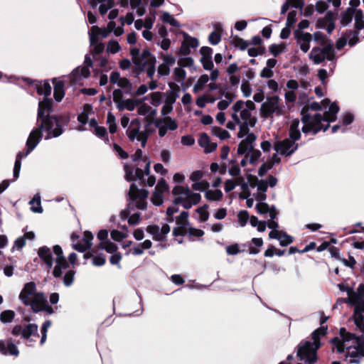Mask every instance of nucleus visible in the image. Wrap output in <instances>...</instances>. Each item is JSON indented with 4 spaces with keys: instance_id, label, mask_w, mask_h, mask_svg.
Segmentation results:
<instances>
[{
    "instance_id": "f257e3e1",
    "label": "nucleus",
    "mask_w": 364,
    "mask_h": 364,
    "mask_svg": "<svg viewBox=\"0 0 364 364\" xmlns=\"http://www.w3.org/2000/svg\"><path fill=\"white\" fill-rule=\"evenodd\" d=\"M320 348L319 345H315L309 341H301L297 346L296 357L304 362L318 361L317 351Z\"/></svg>"
},
{
    "instance_id": "f03ea898",
    "label": "nucleus",
    "mask_w": 364,
    "mask_h": 364,
    "mask_svg": "<svg viewBox=\"0 0 364 364\" xmlns=\"http://www.w3.org/2000/svg\"><path fill=\"white\" fill-rule=\"evenodd\" d=\"M279 101L280 99L277 95L268 97L267 101L263 102L261 106V116L267 119L272 117L274 113L277 116L284 114V106L283 105H280Z\"/></svg>"
},
{
    "instance_id": "7ed1b4c3",
    "label": "nucleus",
    "mask_w": 364,
    "mask_h": 364,
    "mask_svg": "<svg viewBox=\"0 0 364 364\" xmlns=\"http://www.w3.org/2000/svg\"><path fill=\"white\" fill-rule=\"evenodd\" d=\"M53 100L49 97H44L38 102L36 124H43L50 129L52 123L50 122V117L53 112Z\"/></svg>"
},
{
    "instance_id": "20e7f679",
    "label": "nucleus",
    "mask_w": 364,
    "mask_h": 364,
    "mask_svg": "<svg viewBox=\"0 0 364 364\" xmlns=\"http://www.w3.org/2000/svg\"><path fill=\"white\" fill-rule=\"evenodd\" d=\"M309 109L313 111H321L322 109V106L317 102H313L309 105L304 106L301 109L300 113L301 116V121L304 124L301 131L304 134L310 133L314 125V115L311 116L309 113Z\"/></svg>"
},
{
    "instance_id": "39448f33",
    "label": "nucleus",
    "mask_w": 364,
    "mask_h": 364,
    "mask_svg": "<svg viewBox=\"0 0 364 364\" xmlns=\"http://www.w3.org/2000/svg\"><path fill=\"white\" fill-rule=\"evenodd\" d=\"M337 119V116L324 112L323 114L316 113L314 115V125L311 132L316 135L320 131L326 132L330 127V123Z\"/></svg>"
},
{
    "instance_id": "423d86ee",
    "label": "nucleus",
    "mask_w": 364,
    "mask_h": 364,
    "mask_svg": "<svg viewBox=\"0 0 364 364\" xmlns=\"http://www.w3.org/2000/svg\"><path fill=\"white\" fill-rule=\"evenodd\" d=\"M50 118L52 124L50 129L48 131L46 139H49L50 136L53 137L60 136L63 132V127L68 125L70 122V117L65 114L51 115Z\"/></svg>"
},
{
    "instance_id": "0eeeda50",
    "label": "nucleus",
    "mask_w": 364,
    "mask_h": 364,
    "mask_svg": "<svg viewBox=\"0 0 364 364\" xmlns=\"http://www.w3.org/2000/svg\"><path fill=\"white\" fill-rule=\"evenodd\" d=\"M37 127L34 128L30 133L27 141H26V146L27 150L24 155H28L31 151H32L36 146L38 144L40 141L43 137V132L45 130L47 133L48 131L50 129L47 128L46 126L43 124H36Z\"/></svg>"
},
{
    "instance_id": "6e6552de",
    "label": "nucleus",
    "mask_w": 364,
    "mask_h": 364,
    "mask_svg": "<svg viewBox=\"0 0 364 364\" xmlns=\"http://www.w3.org/2000/svg\"><path fill=\"white\" fill-rule=\"evenodd\" d=\"M148 191L145 189H139L135 183L130 185L129 196L132 200H136V208L140 210L146 208V203L145 199L148 196Z\"/></svg>"
},
{
    "instance_id": "1a4fd4ad",
    "label": "nucleus",
    "mask_w": 364,
    "mask_h": 364,
    "mask_svg": "<svg viewBox=\"0 0 364 364\" xmlns=\"http://www.w3.org/2000/svg\"><path fill=\"white\" fill-rule=\"evenodd\" d=\"M37 291L36 284L34 282H29L24 284L22 290L21 291L18 298L25 305L28 306L29 301L36 296Z\"/></svg>"
},
{
    "instance_id": "9d476101",
    "label": "nucleus",
    "mask_w": 364,
    "mask_h": 364,
    "mask_svg": "<svg viewBox=\"0 0 364 364\" xmlns=\"http://www.w3.org/2000/svg\"><path fill=\"white\" fill-rule=\"evenodd\" d=\"M23 81L28 85H33L35 86L37 94L38 95H44V97H48L51 94V86L48 80L40 81L38 80H32L28 77H24Z\"/></svg>"
},
{
    "instance_id": "9b49d317",
    "label": "nucleus",
    "mask_w": 364,
    "mask_h": 364,
    "mask_svg": "<svg viewBox=\"0 0 364 364\" xmlns=\"http://www.w3.org/2000/svg\"><path fill=\"white\" fill-rule=\"evenodd\" d=\"M299 144L294 143L289 139H285L277 141L274 145V149L282 155L287 156L293 154L298 149Z\"/></svg>"
},
{
    "instance_id": "f8f14e48",
    "label": "nucleus",
    "mask_w": 364,
    "mask_h": 364,
    "mask_svg": "<svg viewBox=\"0 0 364 364\" xmlns=\"http://www.w3.org/2000/svg\"><path fill=\"white\" fill-rule=\"evenodd\" d=\"M354 30L347 29L345 31V35L352 36L348 40V45L352 47L359 42V31L364 28V19L355 20L354 23Z\"/></svg>"
},
{
    "instance_id": "ddd939ff",
    "label": "nucleus",
    "mask_w": 364,
    "mask_h": 364,
    "mask_svg": "<svg viewBox=\"0 0 364 364\" xmlns=\"http://www.w3.org/2000/svg\"><path fill=\"white\" fill-rule=\"evenodd\" d=\"M0 353L4 355H10L17 357L19 355V350L11 339L0 340Z\"/></svg>"
},
{
    "instance_id": "4468645a",
    "label": "nucleus",
    "mask_w": 364,
    "mask_h": 364,
    "mask_svg": "<svg viewBox=\"0 0 364 364\" xmlns=\"http://www.w3.org/2000/svg\"><path fill=\"white\" fill-rule=\"evenodd\" d=\"M46 301L47 298L45 296V294L42 291H39L36 294V296L32 298L29 301L30 304H28V306H31L34 313H39L42 311V308H43Z\"/></svg>"
},
{
    "instance_id": "2eb2a0df",
    "label": "nucleus",
    "mask_w": 364,
    "mask_h": 364,
    "mask_svg": "<svg viewBox=\"0 0 364 364\" xmlns=\"http://www.w3.org/2000/svg\"><path fill=\"white\" fill-rule=\"evenodd\" d=\"M53 84V97L56 102H60L65 96V82L54 77L52 79Z\"/></svg>"
},
{
    "instance_id": "dca6fc26",
    "label": "nucleus",
    "mask_w": 364,
    "mask_h": 364,
    "mask_svg": "<svg viewBox=\"0 0 364 364\" xmlns=\"http://www.w3.org/2000/svg\"><path fill=\"white\" fill-rule=\"evenodd\" d=\"M38 326L36 323H28L23 328L22 338L27 340L29 343L35 341L31 336L39 337L38 332Z\"/></svg>"
},
{
    "instance_id": "f3484780",
    "label": "nucleus",
    "mask_w": 364,
    "mask_h": 364,
    "mask_svg": "<svg viewBox=\"0 0 364 364\" xmlns=\"http://www.w3.org/2000/svg\"><path fill=\"white\" fill-rule=\"evenodd\" d=\"M281 162V159L278 156L277 154H273L272 159L262 164L258 170V175L260 177L264 176L267 172L272 169L275 164H279Z\"/></svg>"
},
{
    "instance_id": "a211bd4d",
    "label": "nucleus",
    "mask_w": 364,
    "mask_h": 364,
    "mask_svg": "<svg viewBox=\"0 0 364 364\" xmlns=\"http://www.w3.org/2000/svg\"><path fill=\"white\" fill-rule=\"evenodd\" d=\"M327 326H322L314 330L311 334L313 340L312 343L315 345H319V347H321V338L327 334Z\"/></svg>"
},
{
    "instance_id": "6ab92c4d",
    "label": "nucleus",
    "mask_w": 364,
    "mask_h": 364,
    "mask_svg": "<svg viewBox=\"0 0 364 364\" xmlns=\"http://www.w3.org/2000/svg\"><path fill=\"white\" fill-rule=\"evenodd\" d=\"M353 306H354V309L352 318L357 319L356 323H360L362 318H364V304L355 299Z\"/></svg>"
},
{
    "instance_id": "aec40b11",
    "label": "nucleus",
    "mask_w": 364,
    "mask_h": 364,
    "mask_svg": "<svg viewBox=\"0 0 364 364\" xmlns=\"http://www.w3.org/2000/svg\"><path fill=\"white\" fill-rule=\"evenodd\" d=\"M146 232L153 235V239L158 242H165L166 237L160 235V228L157 225H150L146 227Z\"/></svg>"
},
{
    "instance_id": "412c9836",
    "label": "nucleus",
    "mask_w": 364,
    "mask_h": 364,
    "mask_svg": "<svg viewBox=\"0 0 364 364\" xmlns=\"http://www.w3.org/2000/svg\"><path fill=\"white\" fill-rule=\"evenodd\" d=\"M90 75V71L89 68L86 66H78L73 70L72 72V77L74 80H77L80 77L87 78Z\"/></svg>"
},
{
    "instance_id": "4be33fe9",
    "label": "nucleus",
    "mask_w": 364,
    "mask_h": 364,
    "mask_svg": "<svg viewBox=\"0 0 364 364\" xmlns=\"http://www.w3.org/2000/svg\"><path fill=\"white\" fill-rule=\"evenodd\" d=\"M90 45L93 46L92 53L95 55L101 54L105 49V45L102 42H99V39L96 38V34H90Z\"/></svg>"
},
{
    "instance_id": "5701e85b",
    "label": "nucleus",
    "mask_w": 364,
    "mask_h": 364,
    "mask_svg": "<svg viewBox=\"0 0 364 364\" xmlns=\"http://www.w3.org/2000/svg\"><path fill=\"white\" fill-rule=\"evenodd\" d=\"M355 9L347 8L341 15L340 22L342 26H348L353 20Z\"/></svg>"
},
{
    "instance_id": "b1692460",
    "label": "nucleus",
    "mask_w": 364,
    "mask_h": 364,
    "mask_svg": "<svg viewBox=\"0 0 364 364\" xmlns=\"http://www.w3.org/2000/svg\"><path fill=\"white\" fill-rule=\"evenodd\" d=\"M346 358H350L348 362L350 363H360V357H362L358 350L353 348V347L347 348V352L345 355Z\"/></svg>"
},
{
    "instance_id": "393cba45",
    "label": "nucleus",
    "mask_w": 364,
    "mask_h": 364,
    "mask_svg": "<svg viewBox=\"0 0 364 364\" xmlns=\"http://www.w3.org/2000/svg\"><path fill=\"white\" fill-rule=\"evenodd\" d=\"M321 48L314 47L312 48L309 58L313 60L315 64H320L324 61L326 57L320 52Z\"/></svg>"
},
{
    "instance_id": "a878e982",
    "label": "nucleus",
    "mask_w": 364,
    "mask_h": 364,
    "mask_svg": "<svg viewBox=\"0 0 364 364\" xmlns=\"http://www.w3.org/2000/svg\"><path fill=\"white\" fill-rule=\"evenodd\" d=\"M339 335L344 343L352 340H355V341H358L360 340L359 336H356L355 333L347 331L343 327L340 328Z\"/></svg>"
},
{
    "instance_id": "bb28decb",
    "label": "nucleus",
    "mask_w": 364,
    "mask_h": 364,
    "mask_svg": "<svg viewBox=\"0 0 364 364\" xmlns=\"http://www.w3.org/2000/svg\"><path fill=\"white\" fill-rule=\"evenodd\" d=\"M294 37L299 43H310L312 39V35L310 33H304L299 30L295 31Z\"/></svg>"
},
{
    "instance_id": "cd10ccee",
    "label": "nucleus",
    "mask_w": 364,
    "mask_h": 364,
    "mask_svg": "<svg viewBox=\"0 0 364 364\" xmlns=\"http://www.w3.org/2000/svg\"><path fill=\"white\" fill-rule=\"evenodd\" d=\"M38 255L40 257V259L43 262L53 259L51 250L47 246H42L39 247V249L38 250Z\"/></svg>"
},
{
    "instance_id": "c85d7f7f",
    "label": "nucleus",
    "mask_w": 364,
    "mask_h": 364,
    "mask_svg": "<svg viewBox=\"0 0 364 364\" xmlns=\"http://www.w3.org/2000/svg\"><path fill=\"white\" fill-rule=\"evenodd\" d=\"M332 13L333 11H327L324 17L323 18H319L316 23V27L317 28H326V26H327V23H328V21H332L333 18H332Z\"/></svg>"
},
{
    "instance_id": "c756f323",
    "label": "nucleus",
    "mask_w": 364,
    "mask_h": 364,
    "mask_svg": "<svg viewBox=\"0 0 364 364\" xmlns=\"http://www.w3.org/2000/svg\"><path fill=\"white\" fill-rule=\"evenodd\" d=\"M147 69H146V75L147 77L152 79L156 71V57H153L151 59H148L146 60Z\"/></svg>"
},
{
    "instance_id": "7c9ffc66",
    "label": "nucleus",
    "mask_w": 364,
    "mask_h": 364,
    "mask_svg": "<svg viewBox=\"0 0 364 364\" xmlns=\"http://www.w3.org/2000/svg\"><path fill=\"white\" fill-rule=\"evenodd\" d=\"M211 132L213 135L219 137L221 140H225L230 137V133L219 127H212Z\"/></svg>"
},
{
    "instance_id": "2f4dec72",
    "label": "nucleus",
    "mask_w": 364,
    "mask_h": 364,
    "mask_svg": "<svg viewBox=\"0 0 364 364\" xmlns=\"http://www.w3.org/2000/svg\"><path fill=\"white\" fill-rule=\"evenodd\" d=\"M209 77L208 75L203 74L202 75L197 82L195 84L193 91L194 93H197L199 91L203 90L205 85L208 82Z\"/></svg>"
},
{
    "instance_id": "473e14b6",
    "label": "nucleus",
    "mask_w": 364,
    "mask_h": 364,
    "mask_svg": "<svg viewBox=\"0 0 364 364\" xmlns=\"http://www.w3.org/2000/svg\"><path fill=\"white\" fill-rule=\"evenodd\" d=\"M232 43L235 47L239 48L241 50H245L250 45V43L243 38L236 36L233 38Z\"/></svg>"
},
{
    "instance_id": "72a5a7b5",
    "label": "nucleus",
    "mask_w": 364,
    "mask_h": 364,
    "mask_svg": "<svg viewBox=\"0 0 364 364\" xmlns=\"http://www.w3.org/2000/svg\"><path fill=\"white\" fill-rule=\"evenodd\" d=\"M133 99H127L124 100V102H121L119 105H117V107L119 111H122L124 109H127L129 111H133L136 106Z\"/></svg>"
},
{
    "instance_id": "f704fd0d",
    "label": "nucleus",
    "mask_w": 364,
    "mask_h": 364,
    "mask_svg": "<svg viewBox=\"0 0 364 364\" xmlns=\"http://www.w3.org/2000/svg\"><path fill=\"white\" fill-rule=\"evenodd\" d=\"M252 242L255 247L250 245L249 247V253L251 255H257L260 252L259 247H262L263 245V240L262 238L254 237L252 239Z\"/></svg>"
},
{
    "instance_id": "c9c22d12",
    "label": "nucleus",
    "mask_w": 364,
    "mask_h": 364,
    "mask_svg": "<svg viewBox=\"0 0 364 364\" xmlns=\"http://www.w3.org/2000/svg\"><path fill=\"white\" fill-rule=\"evenodd\" d=\"M205 196L208 200H220L223 194L219 189L215 191L208 190L206 191Z\"/></svg>"
},
{
    "instance_id": "e433bc0d",
    "label": "nucleus",
    "mask_w": 364,
    "mask_h": 364,
    "mask_svg": "<svg viewBox=\"0 0 364 364\" xmlns=\"http://www.w3.org/2000/svg\"><path fill=\"white\" fill-rule=\"evenodd\" d=\"M286 48V45L284 43L280 45L273 43L269 46V50L274 57H277L280 53L284 52Z\"/></svg>"
},
{
    "instance_id": "4c0bfd02",
    "label": "nucleus",
    "mask_w": 364,
    "mask_h": 364,
    "mask_svg": "<svg viewBox=\"0 0 364 364\" xmlns=\"http://www.w3.org/2000/svg\"><path fill=\"white\" fill-rule=\"evenodd\" d=\"M330 343L336 348L337 353H343L345 351V343L341 338L336 336L330 340Z\"/></svg>"
},
{
    "instance_id": "58836bf2",
    "label": "nucleus",
    "mask_w": 364,
    "mask_h": 364,
    "mask_svg": "<svg viewBox=\"0 0 364 364\" xmlns=\"http://www.w3.org/2000/svg\"><path fill=\"white\" fill-rule=\"evenodd\" d=\"M15 312L13 310H5L0 314V321L4 323H11L14 317Z\"/></svg>"
},
{
    "instance_id": "ea45409f",
    "label": "nucleus",
    "mask_w": 364,
    "mask_h": 364,
    "mask_svg": "<svg viewBox=\"0 0 364 364\" xmlns=\"http://www.w3.org/2000/svg\"><path fill=\"white\" fill-rule=\"evenodd\" d=\"M320 52L327 58V60H333L334 59V50L331 43H328L323 48H321Z\"/></svg>"
},
{
    "instance_id": "a19ab883",
    "label": "nucleus",
    "mask_w": 364,
    "mask_h": 364,
    "mask_svg": "<svg viewBox=\"0 0 364 364\" xmlns=\"http://www.w3.org/2000/svg\"><path fill=\"white\" fill-rule=\"evenodd\" d=\"M209 208V205L208 204H205L201 207L198 208L196 211L200 215V222H206L209 218V212L207 210Z\"/></svg>"
},
{
    "instance_id": "79ce46f5",
    "label": "nucleus",
    "mask_w": 364,
    "mask_h": 364,
    "mask_svg": "<svg viewBox=\"0 0 364 364\" xmlns=\"http://www.w3.org/2000/svg\"><path fill=\"white\" fill-rule=\"evenodd\" d=\"M161 20L164 22V23H169L171 26H174V27H180L181 26V24L180 23L176 20L175 19L173 16H171L169 13L168 12H164L162 16H161Z\"/></svg>"
},
{
    "instance_id": "37998d69",
    "label": "nucleus",
    "mask_w": 364,
    "mask_h": 364,
    "mask_svg": "<svg viewBox=\"0 0 364 364\" xmlns=\"http://www.w3.org/2000/svg\"><path fill=\"white\" fill-rule=\"evenodd\" d=\"M117 85L124 90V92L130 94L132 88V85L130 80L126 77H122L118 82Z\"/></svg>"
},
{
    "instance_id": "c03bdc74",
    "label": "nucleus",
    "mask_w": 364,
    "mask_h": 364,
    "mask_svg": "<svg viewBox=\"0 0 364 364\" xmlns=\"http://www.w3.org/2000/svg\"><path fill=\"white\" fill-rule=\"evenodd\" d=\"M111 33L107 28H100L97 26H94L91 28V33L90 34H96V38H98L99 36H101L102 38H107L108 35Z\"/></svg>"
},
{
    "instance_id": "a18cd8bd",
    "label": "nucleus",
    "mask_w": 364,
    "mask_h": 364,
    "mask_svg": "<svg viewBox=\"0 0 364 364\" xmlns=\"http://www.w3.org/2000/svg\"><path fill=\"white\" fill-rule=\"evenodd\" d=\"M151 132V130L147 129H145L144 131L139 132V134L137 137V141L141 142V146L142 148H144L146 146L147 140Z\"/></svg>"
},
{
    "instance_id": "49530a36",
    "label": "nucleus",
    "mask_w": 364,
    "mask_h": 364,
    "mask_svg": "<svg viewBox=\"0 0 364 364\" xmlns=\"http://www.w3.org/2000/svg\"><path fill=\"white\" fill-rule=\"evenodd\" d=\"M338 287L341 291H346L348 296L350 297H358V291H355L352 287H350L343 283H340L338 284Z\"/></svg>"
},
{
    "instance_id": "de8ad7c7",
    "label": "nucleus",
    "mask_w": 364,
    "mask_h": 364,
    "mask_svg": "<svg viewBox=\"0 0 364 364\" xmlns=\"http://www.w3.org/2000/svg\"><path fill=\"white\" fill-rule=\"evenodd\" d=\"M164 127L171 131H174L178 128V124L176 120L173 119L171 117H165L163 119Z\"/></svg>"
},
{
    "instance_id": "09e8293b",
    "label": "nucleus",
    "mask_w": 364,
    "mask_h": 364,
    "mask_svg": "<svg viewBox=\"0 0 364 364\" xmlns=\"http://www.w3.org/2000/svg\"><path fill=\"white\" fill-rule=\"evenodd\" d=\"M186 196L193 205L198 204L201 199L200 193L191 192L188 187H186Z\"/></svg>"
},
{
    "instance_id": "8fccbe9b",
    "label": "nucleus",
    "mask_w": 364,
    "mask_h": 364,
    "mask_svg": "<svg viewBox=\"0 0 364 364\" xmlns=\"http://www.w3.org/2000/svg\"><path fill=\"white\" fill-rule=\"evenodd\" d=\"M186 77V72L182 68H176L173 73V78L177 82H183Z\"/></svg>"
},
{
    "instance_id": "3c124183",
    "label": "nucleus",
    "mask_w": 364,
    "mask_h": 364,
    "mask_svg": "<svg viewBox=\"0 0 364 364\" xmlns=\"http://www.w3.org/2000/svg\"><path fill=\"white\" fill-rule=\"evenodd\" d=\"M188 215L187 211H182L178 217L176 218V223L178 225H183L187 227L188 225Z\"/></svg>"
},
{
    "instance_id": "603ef678",
    "label": "nucleus",
    "mask_w": 364,
    "mask_h": 364,
    "mask_svg": "<svg viewBox=\"0 0 364 364\" xmlns=\"http://www.w3.org/2000/svg\"><path fill=\"white\" fill-rule=\"evenodd\" d=\"M75 271L73 269L68 270L63 277V283L66 287H70L74 281Z\"/></svg>"
},
{
    "instance_id": "864d4df0",
    "label": "nucleus",
    "mask_w": 364,
    "mask_h": 364,
    "mask_svg": "<svg viewBox=\"0 0 364 364\" xmlns=\"http://www.w3.org/2000/svg\"><path fill=\"white\" fill-rule=\"evenodd\" d=\"M294 242V237L288 235L286 232H282L281 239L279 240V245L282 247H287Z\"/></svg>"
},
{
    "instance_id": "5fc2aeb1",
    "label": "nucleus",
    "mask_w": 364,
    "mask_h": 364,
    "mask_svg": "<svg viewBox=\"0 0 364 364\" xmlns=\"http://www.w3.org/2000/svg\"><path fill=\"white\" fill-rule=\"evenodd\" d=\"M21 167V154H17L16 157V161L14 167V180L19 177L20 170Z\"/></svg>"
},
{
    "instance_id": "6e6d98bb",
    "label": "nucleus",
    "mask_w": 364,
    "mask_h": 364,
    "mask_svg": "<svg viewBox=\"0 0 364 364\" xmlns=\"http://www.w3.org/2000/svg\"><path fill=\"white\" fill-rule=\"evenodd\" d=\"M21 167V154H17L16 157V161L14 167V180L19 177L20 170Z\"/></svg>"
},
{
    "instance_id": "4d7b16f0",
    "label": "nucleus",
    "mask_w": 364,
    "mask_h": 364,
    "mask_svg": "<svg viewBox=\"0 0 364 364\" xmlns=\"http://www.w3.org/2000/svg\"><path fill=\"white\" fill-rule=\"evenodd\" d=\"M168 185L167 184L165 179L161 178L159 181L157 185L155 187V192L161 193L163 194L164 192H166L168 191Z\"/></svg>"
},
{
    "instance_id": "13d9d810",
    "label": "nucleus",
    "mask_w": 364,
    "mask_h": 364,
    "mask_svg": "<svg viewBox=\"0 0 364 364\" xmlns=\"http://www.w3.org/2000/svg\"><path fill=\"white\" fill-rule=\"evenodd\" d=\"M338 18L337 12L333 11L332 13V21H328L327 26L326 27V30L328 34H331L333 30L336 28V21Z\"/></svg>"
},
{
    "instance_id": "bf43d9fd",
    "label": "nucleus",
    "mask_w": 364,
    "mask_h": 364,
    "mask_svg": "<svg viewBox=\"0 0 364 364\" xmlns=\"http://www.w3.org/2000/svg\"><path fill=\"white\" fill-rule=\"evenodd\" d=\"M36 203V206H32L31 210L34 213H41L43 212V208L41 204V198L38 196H35L33 199L30 201V203Z\"/></svg>"
},
{
    "instance_id": "052dcab7",
    "label": "nucleus",
    "mask_w": 364,
    "mask_h": 364,
    "mask_svg": "<svg viewBox=\"0 0 364 364\" xmlns=\"http://www.w3.org/2000/svg\"><path fill=\"white\" fill-rule=\"evenodd\" d=\"M187 40V45L192 48H196L198 45V40L196 38L190 36L188 33H183V41Z\"/></svg>"
},
{
    "instance_id": "680f3d73",
    "label": "nucleus",
    "mask_w": 364,
    "mask_h": 364,
    "mask_svg": "<svg viewBox=\"0 0 364 364\" xmlns=\"http://www.w3.org/2000/svg\"><path fill=\"white\" fill-rule=\"evenodd\" d=\"M140 50L138 48H132L130 49V54L132 57V61L134 65L141 64V58L139 56Z\"/></svg>"
},
{
    "instance_id": "e2e57ef3",
    "label": "nucleus",
    "mask_w": 364,
    "mask_h": 364,
    "mask_svg": "<svg viewBox=\"0 0 364 364\" xmlns=\"http://www.w3.org/2000/svg\"><path fill=\"white\" fill-rule=\"evenodd\" d=\"M106 262L105 255L102 253H100L93 257L92 264L95 266L100 267L103 266Z\"/></svg>"
},
{
    "instance_id": "0e129e2a",
    "label": "nucleus",
    "mask_w": 364,
    "mask_h": 364,
    "mask_svg": "<svg viewBox=\"0 0 364 364\" xmlns=\"http://www.w3.org/2000/svg\"><path fill=\"white\" fill-rule=\"evenodd\" d=\"M107 52L112 54H115L120 50V46L116 41H110L107 44Z\"/></svg>"
},
{
    "instance_id": "69168bd1",
    "label": "nucleus",
    "mask_w": 364,
    "mask_h": 364,
    "mask_svg": "<svg viewBox=\"0 0 364 364\" xmlns=\"http://www.w3.org/2000/svg\"><path fill=\"white\" fill-rule=\"evenodd\" d=\"M255 208L259 214H266L270 210L269 205L264 202L258 203L256 204Z\"/></svg>"
},
{
    "instance_id": "338daca9",
    "label": "nucleus",
    "mask_w": 364,
    "mask_h": 364,
    "mask_svg": "<svg viewBox=\"0 0 364 364\" xmlns=\"http://www.w3.org/2000/svg\"><path fill=\"white\" fill-rule=\"evenodd\" d=\"M193 59L191 57H186L180 58L178 60V64L180 68H189L193 65Z\"/></svg>"
},
{
    "instance_id": "774afa93",
    "label": "nucleus",
    "mask_w": 364,
    "mask_h": 364,
    "mask_svg": "<svg viewBox=\"0 0 364 364\" xmlns=\"http://www.w3.org/2000/svg\"><path fill=\"white\" fill-rule=\"evenodd\" d=\"M111 237L116 242H121L127 237V234L117 230H113L110 233Z\"/></svg>"
}]
</instances>
